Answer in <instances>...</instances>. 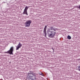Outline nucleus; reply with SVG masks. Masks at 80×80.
Here are the masks:
<instances>
[{
  "label": "nucleus",
  "mask_w": 80,
  "mask_h": 80,
  "mask_svg": "<svg viewBox=\"0 0 80 80\" xmlns=\"http://www.w3.org/2000/svg\"><path fill=\"white\" fill-rule=\"evenodd\" d=\"M27 78L28 80H36V76L33 72H31L27 74Z\"/></svg>",
  "instance_id": "nucleus-2"
},
{
  "label": "nucleus",
  "mask_w": 80,
  "mask_h": 80,
  "mask_svg": "<svg viewBox=\"0 0 80 80\" xmlns=\"http://www.w3.org/2000/svg\"><path fill=\"white\" fill-rule=\"evenodd\" d=\"M28 7H27V6H26L24 10L27 11V10H28Z\"/></svg>",
  "instance_id": "nucleus-9"
},
{
  "label": "nucleus",
  "mask_w": 80,
  "mask_h": 80,
  "mask_svg": "<svg viewBox=\"0 0 80 80\" xmlns=\"http://www.w3.org/2000/svg\"><path fill=\"white\" fill-rule=\"evenodd\" d=\"M52 50H53V52H54V49H53V48H52Z\"/></svg>",
  "instance_id": "nucleus-12"
},
{
  "label": "nucleus",
  "mask_w": 80,
  "mask_h": 80,
  "mask_svg": "<svg viewBox=\"0 0 80 80\" xmlns=\"http://www.w3.org/2000/svg\"><path fill=\"white\" fill-rule=\"evenodd\" d=\"M39 75H42V76H43V73H42V72L39 73Z\"/></svg>",
  "instance_id": "nucleus-10"
},
{
  "label": "nucleus",
  "mask_w": 80,
  "mask_h": 80,
  "mask_svg": "<svg viewBox=\"0 0 80 80\" xmlns=\"http://www.w3.org/2000/svg\"><path fill=\"white\" fill-rule=\"evenodd\" d=\"M22 46V44L20 43V42H19V43L18 45V46L16 47V50H18L19 48H21Z\"/></svg>",
  "instance_id": "nucleus-5"
},
{
  "label": "nucleus",
  "mask_w": 80,
  "mask_h": 80,
  "mask_svg": "<svg viewBox=\"0 0 80 80\" xmlns=\"http://www.w3.org/2000/svg\"><path fill=\"white\" fill-rule=\"evenodd\" d=\"M31 20L27 21L25 23V27H29L30 26V24H31Z\"/></svg>",
  "instance_id": "nucleus-4"
},
{
  "label": "nucleus",
  "mask_w": 80,
  "mask_h": 80,
  "mask_svg": "<svg viewBox=\"0 0 80 80\" xmlns=\"http://www.w3.org/2000/svg\"><path fill=\"white\" fill-rule=\"evenodd\" d=\"M13 47H11L9 50L6 52V53H9L10 55H13Z\"/></svg>",
  "instance_id": "nucleus-3"
},
{
  "label": "nucleus",
  "mask_w": 80,
  "mask_h": 80,
  "mask_svg": "<svg viewBox=\"0 0 80 80\" xmlns=\"http://www.w3.org/2000/svg\"><path fill=\"white\" fill-rule=\"evenodd\" d=\"M57 30V28H53L52 27H50V28L48 29L47 31L48 37L50 38H53L55 37V34H56V32H56V31ZM53 30H54V32Z\"/></svg>",
  "instance_id": "nucleus-1"
},
{
  "label": "nucleus",
  "mask_w": 80,
  "mask_h": 80,
  "mask_svg": "<svg viewBox=\"0 0 80 80\" xmlns=\"http://www.w3.org/2000/svg\"><path fill=\"white\" fill-rule=\"evenodd\" d=\"M78 70L80 72V66L78 67Z\"/></svg>",
  "instance_id": "nucleus-11"
},
{
  "label": "nucleus",
  "mask_w": 80,
  "mask_h": 80,
  "mask_svg": "<svg viewBox=\"0 0 80 80\" xmlns=\"http://www.w3.org/2000/svg\"><path fill=\"white\" fill-rule=\"evenodd\" d=\"M78 60H80V58L78 59Z\"/></svg>",
  "instance_id": "nucleus-13"
},
{
  "label": "nucleus",
  "mask_w": 80,
  "mask_h": 80,
  "mask_svg": "<svg viewBox=\"0 0 80 80\" xmlns=\"http://www.w3.org/2000/svg\"><path fill=\"white\" fill-rule=\"evenodd\" d=\"M47 26H45V27L44 28V31H43V32H44V34H45V37H47V33H46V30H47Z\"/></svg>",
  "instance_id": "nucleus-6"
},
{
  "label": "nucleus",
  "mask_w": 80,
  "mask_h": 80,
  "mask_svg": "<svg viewBox=\"0 0 80 80\" xmlns=\"http://www.w3.org/2000/svg\"><path fill=\"white\" fill-rule=\"evenodd\" d=\"M68 38L69 40H70V39H71V37L70 36H68Z\"/></svg>",
  "instance_id": "nucleus-8"
},
{
  "label": "nucleus",
  "mask_w": 80,
  "mask_h": 80,
  "mask_svg": "<svg viewBox=\"0 0 80 80\" xmlns=\"http://www.w3.org/2000/svg\"><path fill=\"white\" fill-rule=\"evenodd\" d=\"M22 14H23V15H25V14H26V15H28V13H27V11L24 10Z\"/></svg>",
  "instance_id": "nucleus-7"
}]
</instances>
